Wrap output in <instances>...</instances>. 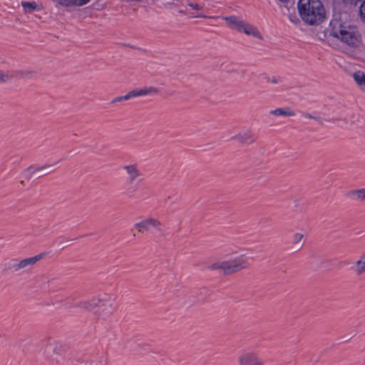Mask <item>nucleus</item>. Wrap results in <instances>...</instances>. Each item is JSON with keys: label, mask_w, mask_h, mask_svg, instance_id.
<instances>
[{"label": "nucleus", "mask_w": 365, "mask_h": 365, "mask_svg": "<svg viewBox=\"0 0 365 365\" xmlns=\"http://www.w3.org/2000/svg\"><path fill=\"white\" fill-rule=\"evenodd\" d=\"M297 9L302 20L309 25H318L325 19V9L320 0H299Z\"/></svg>", "instance_id": "f03ea898"}, {"label": "nucleus", "mask_w": 365, "mask_h": 365, "mask_svg": "<svg viewBox=\"0 0 365 365\" xmlns=\"http://www.w3.org/2000/svg\"><path fill=\"white\" fill-rule=\"evenodd\" d=\"M59 9L73 11L88 5L91 0H52Z\"/></svg>", "instance_id": "39448f33"}, {"label": "nucleus", "mask_w": 365, "mask_h": 365, "mask_svg": "<svg viewBox=\"0 0 365 365\" xmlns=\"http://www.w3.org/2000/svg\"><path fill=\"white\" fill-rule=\"evenodd\" d=\"M349 195L357 200L364 201L365 200V187L352 190L349 191Z\"/></svg>", "instance_id": "a211bd4d"}, {"label": "nucleus", "mask_w": 365, "mask_h": 365, "mask_svg": "<svg viewBox=\"0 0 365 365\" xmlns=\"http://www.w3.org/2000/svg\"><path fill=\"white\" fill-rule=\"evenodd\" d=\"M248 267V260L243 255H238L228 259H217L207 267L209 270L219 272L225 275L233 274Z\"/></svg>", "instance_id": "7ed1b4c3"}, {"label": "nucleus", "mask_w": 365, "mask_h": 365, "mask_svg": "<svg viewBox=\"0 0 365 365\" xmlns=\"http://www.w3.org/2000/svg\"><path fill=\"white\" fill-rule=\"evenodd\" d=\"M234 139L240 143L251 145L255 143L256 138L250 131H242L234 136Z\"/></svg>", "instance_id": "9b49d317"}, {"label": "nucleus", "mask_w": 365, "mask_h": 365, "mask_svg": "<svg viewBox=\"0 0 365 365\" xmlns=\"http://www.w3.org/2000/svg\"><path fill=\"white\" fill-rule=\"evenodd\" d=\"M238 365H265L257 353L252 351H245L237 357Z\"/></svg>", "instance_id": "423d86ee"}, {"label": "nucleus", "mask_w": 365, "mask_h": 365, "mask_svg": "<svg viewBox=\"0 0 365 365\" xmlns=\"http://www.w3.org/2000/svg\"><path fill=\"white\" fill-rule=\"evenodd\" d=\"M46 349L50 358L53 361H58L64 351L63 344L57 341H51L47 344Z\"/></svg>", "instance_id": "9d476101"}, {"label": "nucleus", "mask_w": 365, "mask_h": 365, "mask_svg": "<svg viewBox=\"0 0 365 365\" xmlns=\"http://www.w3.org/2000/svg\"><path fill=\"white\" fill-rule=\"evenodd\" d=\"M353 77L360 89L365 92V73L361 71H356Z\"/></svg>", "instance_id": "dca6fc26"}, {"label": "nucleus", "mask_w": 365, "mask_h": 365, "mask_svg": "<svg viewBox=\"0 0 365 365\" xmlns=\"http://www.w3.org/2000/svg\"><path fill=\"white\" fill-rule=\"evenodd\" d=\"M331 36L341 41V50L349 55L354 56L361 48V39L356 28L339 24L334 26Z\"/></svg>", "instance_id": "f257e3e1"}, {"label": "nucleus", "mask_w": 365, "mask_h": 365, "mask_svg": "<svg viewBox=\"0 0 365 365\" xmlns=\"http://www.w3.org/2000/svg\"><path fill=\"white\" fill-rule=\"evenodd\" d=\"M291 242L294 249L301 250L305 243L304 235L301 232L294 233L292 237Z\"/></svg>", "instance_id": "4468645a"}, {"label": "nucleus", "mask_w": 365, "mask_h": 365, "mask_svg": "<svg viewBox=\"0 0 365 365\" xmlns=\"http://www.w3.org/2000/svg\"><path fill=\"white\" fill-rule=\"evenodd\" d=\"M187 5L189 6L192 7V9H196V10H200V9H202V7L199 4H197L188 2Z\"/></svg>", "instance_id": "b1692460"}, {"label": "nucleus", "mask_w": 365, "mask_h": 365, "mask_svg": "<svg viewBox=\"0 0 365 365\" xmlns=\"http://www.w3.org/2000/svg\"><path fill=\"white\" fill-rule=\"evenodd\" d=\"M227 26L239 32H243L247 36L262 39L259 31L254 25L250 24L235 16L224 17Z\"/></svg>", "instance_id": "20e7f679"}, {"label": "nucleus", "mask_w": 365, "mask_h": 365, "mask_svg": "<svg viewBox=\"0 0 365 365\" xmlns=\"http://www.w3.org/2000/svg\"><path fill=\"white\" fill-rule=\"evenodd\" d=\"M162 222L155 217H148L135 224V227L140 232H148L151 229L160 230Z\"/></svg>", "instance_id": "0eeeda50"}, {"label": "nucleus", "mask_w": 365, "mask_h": 365, "mask_svg": "<svg viewBox=\"0 0 365 365\" xmlns=\"http://www.w3.org/2000/svg\"><path fill=\"white\" fill-rule=\"evenodd\" d=\"M96 301V302L95 303V304L96 306H99L100 304H105V303L107 302L105 297H99Z\"/></svg>", "instance_id": "5701e85b"}, {"label": "nucleus", "mask_w": 365, "mask_h": 365, "mask_svg": "<svg viewBox=\"0 0 365 365\" xmlns=\"http://www.w3.org/2000/svg\"><path fill=\"white\" fill-rule=\"evenodd\" d=\"M53 169L52 165H45L35 169L34 173L40 174H46L51 171Z\"/></svg>", "instance_id": "6ab92c4d"}, {"label": "nucleus", "mask_w": 365, "mask_h": 365, "mask_svg": "<svg viewBox=\"0 0 365 365\" xmlns=\"http://www.w3.org/2000/svg\"><path fill=\"white\" fill-rule=\"evenodd\" d=\"M80 306L84 309H89L91 307V304L89 302H83L81 303Z\"/></svg>", "instance_id": "393cba45"}, {"label": "nucleus", "mask_w": 365, "mask_h": 365, "mask_svg": "<svg viewBox=\"0 0 365 365\" xmlns=\"http://www.w3.org/2000/svg\"><path fill=\"white\" fill-rule=\"evenodd\" d=\"M41 256L37 255V256H35L33 257L23 259V260L20 261L16 264V269H26L29 267L34 266L38 260L41 259Z\"/></svg>", "instance_id": "ddd939ff"}, {"label": "nucleus", "mask_w": 365, "mask_h": 365, "mask_svg": "<svg viewBox=\"0 0 365 365\" xmlns=\"http://www.w3.org/2000/svg\"><path fill=\"white\" fill-rule=\"evenodd\" d=\"M159 90L155 87H144L140 89H136L130 91L127 95L120 97L118 99V101L127 100L131 97H138L141 96H153L157 94Z\"/></svg>", "instance_id": "1a4fd4ad"}, {"label": "nucleus", "mask_w": 365, "mask_h": 365, "mask_svg": "<svg viewBox=\"0 0 365 365\" xmlns=\"http://www.w3.org/2000/svg\"><path fill=\"white\" fill-rule=\"evenodd\" d=\"M281 2L286 3L288 2L289 0H279Z\"/></svg>", "instance_id": "a878e982"}, {"label": "nucleus", "mask_w": 365, "mask_h": 365, "mask_svg": "<svg viewBox=\"0 0 365 365\" xmlns=\"http://www.w3.org/2000/svg\"><path fill=\"white\" fill-rule=\"evenodd\" d=\"M21 4L25 14H31L35 11H41L43 9V5L36 1H23Z\"/></svg>", "instance_id": "f8f14e48"}, {"label": "nucleus", "mask_w": 365, "mask_h": 365, "mask_svg": "<svg viewBox=\"0 0 365 365\" xmlns=\"http://www.w3.org/2000/svg\"><path fill=\"white\" fill-rule=\"evenodd\" d=\"M289 18L290 21L294 24H298L299 22V19L295 14H290L289 15Z\"/></svg>", "instance_id": "4be33fe9"}, {"label": "nucleus", "mask_w": 365, "mask_h": 365, "mask_svg": "<svg viewBox=\"0 0 365 365\" xmlns=\"http://www.w3.org/2000/svg\"><path fill=\"white\" fill-rule=\"evenodd\" d=\"M354 269L358 275L365 273V252L354 262Z\"/></svg>", "instance_id": "2eb2a0df"}, {"label": "nucleus", "mask_w": 365, "mask_h": 365, "mask_svg": "<svg viewBox=\"0 0 365 365\" xmlns=\"http://www.w3.org/2000/svg\"><path fill=\"white\" fill-rule=\"evenodd\" d=\"M14 77V73L9 71H5L1 73V81H6Z\"/></svg>", "instance_id": "aec40b11"}, {"label": "nucleus", "mask_w": 365, "mask_h": 365, "mask_svg": "<svg viewBox=\"0 0 365 365\" xmlns=\"http://www.w3.org/2000/svg\"><path fill=\"white\" fill-rule=\"evenodd\" d=\"M123 170L127 181L130 184H133L141 178V173L138 166L135 163H130L123 165Z\"/></svg>", "instance_id": "6e6552de"}, {"label": "nucleus", "mask_w": 365, "mask_h": 365, "mask_svg": "<svg viewBox=\"0 0 365 365\" xmlns=\"http://www.w3.org/2000/svg\"><path fill=\"white\" fill-rule=\"evenodd\" d=\"M359 16L362 21H365V1L360 5Z\"/></svg>", "instance_id": "412c9836"}, {"label": "nucleus", "mask_w": 365, "mask_h": 365, "mask_svg": "<svg viewBox=\"0 0 365 365\" xmlns=\"http://www.w3.org/2000/svg\"><path fill=\"white\" fill-rule=\"evenodd\" d=\"M271 114L274 116H294V112L289 108H277L271 110Z\"/></svg>", "instance_id": "f3484780"}]
</instances>
